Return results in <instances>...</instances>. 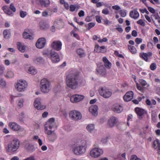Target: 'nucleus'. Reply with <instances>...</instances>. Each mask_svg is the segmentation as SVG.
Instances as JSON below:
<instances>
[{
  "instance_id": "nucleus-1",
  "label": "nucleus",
  "mask_w": 160,
  "mask_h": 160,
  "mask_svg": "<svg viewBox=\"0 0 160 160\" xmlns=\"http://www.w3.org/2000/svg\"><path fill=\"white\" fill-rule=\"evenodd\" d=\"M79 76L77 73H71L66 76V84L67 86L72 90L76 89L78 87Z\"/></svg>"
},
{
  "instance_id": "nucleus-2",
  "label": "nucleus",
  "mask_w": 160,
  "mask_h": 160,
  "mask_svg": "<svg viewBox=\"0 0 160 160\" xmlns=\"http://www.w3.org/2000/svg\"><path fill=\"white\" fill-rule=\"evenodd\" d=\"M20 146V141L17 138L13 139L8 145L7 151L9 152L16 151Z\"/></svg>"
},
{
  "instance_id": "nucleus-3",
  "label": "nucleus",
  "mask_w": 160,
  "mask_h": 160,
  "mask_svg": "<svg viewBox=\"0 0 160 160\" xmlns=\"http://www.w3.org/2000/svg\"><path fill=\"white\" fill-rule=\"evenodd\" d=\"M41 91L43 93H48L50 90V83L46 79L44 78L41 80L40 84Z\"/></svg>"
},
{
  "instance_id": "nucleus-4",
  "label": "nucleus",
  "mask_w": 160,
  "mask_h": 160,
  "mask_svg": "<svg viewBox=\"0 0 160 160\" xmlns=\"http://www.w3.org/2000/svg\"><path fill=\"white\" fill-rule=\"evenodd\" d=\"M27 87V83L25 80H20L18 81L15 85L16 88L19 92H23Z\"/></svg>"
},
{
  "instance_id": "nucleus-5",
  "label": "nucleus",
  "mask_w": 160,
  "mask_h": 160,
  "mask_svg": "<svg viewBox=\"0 0 160 160\" xmlns=\"http://www.w3.org/2000/svg\"><path fill=\"white\" fill-rule=\"evenodd\" d=\"M99 92L100 95L105 98H108L112 94V92L105 87H101L99 89Z\"/></svg>"
},
{
  "instance_id": "nucleus-6",
  "label": "nucleus",
  "mask_w": 160,
  "mask_h": 160,
  "mask_svg": "<svg viewBox=\"0 0 160 160\" xmlns=\"http://www.w3.org/2000/svg\"><path fill=\"white\" fill-rule=\"evenodd\" d=\"M69 115L72 120L75 121L80 120L82 117L81 113L75 110L70 111L69 112Z\"/></svg>"
},
{
  "instance_id": "nucleus-7",
  "label": "nucleus",
  "mask_w": 160,
  "mask_h": 160,
  "mask_svg": "<svg viewBox=\"0 0 160 160\" xmlns=\"http://www.w3.org/2000/svg\"><path fill=\"white\" fill-rule=\"evenodd\" d=\"M72 151L75 154L80 155L84 153L86 150L76 143L75 144V146L73 147Z\"/></svg>"
},
{
  "instance_id": "nucleus-8",
  "label": "nucleus",
  "mask_w": 160,
  "mask_h": 160,
  "mask_svg": "<svg viewBox=\"0 0 160 160\" xmlns=\"http://www.w3.org/2000/svg\"><path fill=\"white\" fill-rule=\"evenodd\" d=\"M103 153V150L99 148H94L92 149L90 152L91 156L94 158H97L102 154Z\"/></svg>"
},
{
  "instance_id": "nucleus-9",
  "label": "nucleus",
  "mask_w": 160,
  "mask_h": 160,
  "mask_svg": "<svg viewBox=\"0 0 160 160\" xmlns=\"http://www.w3.org/2000/svg\"><path fill=\"white\" fill-rule=\"evenodd\" d=\"M54 120L55 119L53 118H51L46 122L45 127L46 131L48 130V128L50 129L53 128H56V126Z\"/></svg>"
},
{
  "instance_id": "nucleus-10",
  "label": "nucleus",
  "mask_w": 160,
  "mask_h": 160,
  "mask_svg": "<svg viewBox=\"0 0 160 160\" xmlns=\"http://www.w3.org/2000/svg\"><path fill=\"white\" fill-rule=\"evenodd\" d=\"M40 101V98H36L34 102V106L37 109L42 110L46 108V106L42 105Z\"/></svg>"
},
{
  "instance_id": "nucleus-11",
  "label": "nucleus",
  "mask_w": 160,
  "mask_h": 160,
  "mask_svg": "<svg viewBox=\"0 0 160 160\" xmlns=\"http://www.w3.org/2000/svg\"><path fill=\"white\" fill-rule=\"evenodd\" d=\"M45 133L48 135V138L51 141L54 142L57 138V135L54 132V130H46L45 131Z\"/></svg>"
},
{
  "instance_id": "nucleus-12",
  "label": "nucleus",
  "mask_w": 160,
  "mask_h": 160,
  "mask_svg": "<svg viewBox=\"0 0 160 160\" xmlns=\"http://www.w3.org/2000/svg\"><path fill=\"white\" fill-rule=\"evenodd\" d=\"M46 43V39L44 38H40L37 40L36 46L38 48H42L44 47Z\"/></svg>"
},
{
  "instance_id": "nucleus-13",
  "label": "nucleus",
  "mask_w": 160,
  "mask_h": 160,
  "mask_svg": "<svg viewBox=\"0 0 160 160\" xmlns=\"http://www.w3.org/2000/svg\"><path fill=\"white\" fill-rule=\"evenodd\" d=\"M84 98V96L76 94L71 97L70 101L73 103L77 102L82 100Z\"/></svg>"
},
{
  "instance_id": "nucleus-14",
  "label": "nucleus",
  "mask_w": 160,
  "mask_h": 160,
  "mask_svg": "<svg viewBox=\"0 0 160 160\" xmlns=\"http://www.w3.org/2000/svg\"><path fill=\"white\" fill-rule=\"evenodd\" d=\"M50 57L53 62L56 63L60 61V58L58 54L55 52L51 51L50 53Z\"/></svg>"
},
{
  "instance_id": "nucleus-15",
  "label": "nucleus",
  "mask_w": 160,
  "mask_h": 160,
  "mask_svg": "<svg viewBox=\"0 0 160 160\" xmlns=\"http://www.w3.org/2000/svg\"><path fill=\"white\" fill-rule=\"evenodd\" d=\"M50 57L53 62L56 63L60 61V58L58 54L55 52L51 51L50 53Z\"/></svg>"
},
{
  "instance_id": "nucleus-16",
  "label": "nucleus",
  "mask_w": 160,
  "mask_h": 160,
  "mask_svg": "<svg viewBox=\"0 0 160 160\" xmlns=\"http://www.w3.org/2000/svg\"><path fill=\"white\" fill-rule=\"evenodd\" d=\"M111 109L114 112L118 113H120L123 110L122 107L117 103L113 104L112 107Z\"/></svg>"
},
{
  "instance_id": "nucleus-17",
  "label": "nucleus",
  "mask_w": 160,
  "mask_h": 160,
  "mask_svg": "<svg viewBox=\"0 0 160 160\" xmlns=\"http://www.w3.org/2000/svg\"><path fill=\"white\" fill-rule=\"evenodd\" d=\"M62 43L60 41H56L53 42L52 43V47L55 50L58 51L60 50L62 48Z\"/></svg>"
},
{
  "instance_id": "nucleus-18",
  "label": "nucleus",
  "mask_w": 160,
  "mask_h": 160,
  "mask_svg": "<svg viewBox=\"0 0 160 160\" xmlns=\"http://www.w3.org/2000/svg\"><path fill=\"white\" fill-rule=\"evenodd\" d=\"M133 93L131 91L127 92L124 96L123 98L124 100L126 102L130 101L133 98Z\"/></svg>"
},
{
  "instance_id": "nucleus-19",
  "label": "nucleus",
  "mask_w": 160,
  "mask_h": 160,
  "mask_svg": "<svg viewBox=\"0 0 160 160\" xmlns=\"http://www.w3.org/2000/svg\"><path fill=\"white\" fill-rule=\"evenodd\" d=\"M117 122L118 119L115 117H112L108 120V124L109 127L112 128Z\"/></svg>"
},
{
  "instance_id": "nucleus-20",
  "label": "nucleus",
  "mask_w": 160,
  "mask_h": 160,
  "mask_svg": "<svg viewBox=\"0 0 160 160\" xmlns=\"http://www.w3.org/2000/svg\"><path fill=\"white\" fill-rule=\"evenodd\" d=\"M135 111L140 118H142V116L146 113V112L144 109L140 108H135Z\"/></svg>"
},
{
  "instance_id": "nucleus-21",
  "label": "nucleus",
  "mask_w": 160,
  "mask_h": 160,
  "mask_svg": "<svg viewBox=\"0 0 160 160\" xmlns=\"http://www.w3.org/2000/svg\"><path fill=\"white\" fill-rule=\"evenodd\" d=\"M8 126L12 130L14 131H18L20 128V126L15 122H10Z\"/></svg>"
},
{
  "instance_id": "nucleus-22",
  "label": "nucleus",
  "mask_w": 160,
  "mask_h": 160,
  "mask_svg": "<svg viewBox=\"0 0 160 160\" xmlns=\"http://www.w3.org/2000/svg\"><path fill=\"white\" fill-rule=\"evenodd\" d=\"M98 106L96 105L91 106L89 108V112L94 116L97 115Z\"/></svg>"
},
{
  "instance_id": "nucleus-23",
  "label": "nucleus",
  "mask_w": 160,
  "mask_h": 160,
  "mask_svg": "<svg viewBox=\"0 0 160 160\" xmlns=\"http://www.w3.org/2000/svg\"><path fill=\"white\" fill-rule=\"evenodd\" d=\"M97 72L99 74H101L103 76L106 74V69L102 65H100L97 69Z\"/></svg>"
},
{
  "instance_id": "nucleus-24",
  "label": "nucleus",
  "mask_w": 160,
  "mask_h": 160,
  "mask_svg": "<svg viewBox=\"0 0 160 160\" xmlns=\"http://www.w3.org/2000/svg\"><path fill=\"white\" fill-rule=\"evenodd\" d=\"M139 14L137 11V9L136 10L131 11L130 13V16L131 17L136 19L139 17Z\"/></svg>"
},
{
  "instance_id": "nucleus-25",
  "label": "nucleus",
  "mask_w": 160,
  "mask_h": 160,
  "mask_svg": "<svg viewBox=\"0 0 160 160\" xmlns=\"http://www.w3.org/2000/svg\"><path fill=\"white\" fill-rule=\"evenodd\" d=\"M102 61L104 63V65L105 67L108 69H110L112 64L108 60L106 57H104L102 58Z\"/></svg>"
},
{
  "instance_id": "nucleus-26",
  "label": "nucleus",
  "mask_w": 160,
  "mask_h": 160,
  "mask_svg": "<svg viewBox=\"0 0 160 160\" xmlns=\"http://www.w3.org/2000/svg\"><path fill=\"white\" fill-rule=\"evenodd\" d=\"M25 148L26 150L28 152H33L35 150L34 146L31 144L27 143L25 144Z\"/></svg>"
},
{
  "instance_id": "nucleus-27",
  "label": "nucleus",
  "mask_w": 160,
  "mask_h": 160,
  "mask_svg": "<svg viewBox=\"0 0 160 160\" xmlns=\"http://www.w3.org/2000/svg\"><path fill=\"white\" fill-rule=\"evenodd\" d=\"M17 48L18 50L22 52H24L26 51V46H24L20 42H18L17 43Z\"/></svg>"
},
{
  "instance_id": "nucleus-28",
  "label": "nucleus",
  "mask_w": 160,
  "mask_h": 160,
  "mask_svg": "<svg viewBox=\"0 0 160 160\" xmlns=\"http://www.w3.org/2000/svg\"><path fill=\"white\" fill-rule=\"evenodd\" d=\"M2 8L5 13L8 15L12 16L13 13L8 6H4Z\"/></svg>"
},
{
  "instance_id": "nucleus-29",
  "label": "nucleus",
  "mask_w": 160,
  "mask_h": 160,
  "mask_svg": "<svg viewBox=\"0 0 160 160\" xmlns=\"http://www.w3.org/2000/svg\"><path fill=\"white\" fill-rule=\"evenodd\" d=\"M39 2L42 7H48L49 6L50 2L49 0H40Z\"/></svg>"
},
{
  "instance_id": "nucleus-30",
  "label": "nucleus",
  "mask_w": 160,
  "mask_h": 160,
  "mask_svg": "<svg viewBox=\"0 0 160 160\" xmlns=\"http://www.w3.org/2000/svg\"><path fill=\"white\" fill-rule=\"evenodd\" d=\"M44 59L41 57H36L33 59V62L36 63H41L44 62Z\"/></svg>"
},
{
  "instance_id": "nucleus-31",
  "label": "nucleus",
  "mask_w": 160,
  "mask_h": 160,
  "mask_svg": "<svg viewBox=\"0 0 160 160\" xmlns=\"http://www.w3.org/2000/svg\"><path fill=\"white\" fill-rule=\"evenodd\" d=\"M78 145L86 150L87 147L86 141L84 140H82L79 142H78Z\"/></svg>"
},
{
  "instance_id": "nucleus-32",
  "label": "nucleus",
  "mask_w": 160,
  "mask_h": 160,
  "mask_svg": "<svg viewBox=\"0 0 160 160\" xmlns=\"http://www.w3.org/2000/svg\"><path fill=\"white\" fill-rule=\"evenodd\" d=\"M117 128L121 131H123L126 128V125L123 123H118L117 125Z\"/></svg>"
},
{
  "instance_id": "nucleus-33",
  "label": "nucleus",
  "mask_w": 160,
  "mask_h": 160,
  "mask_svg": "<svg viewBox=\"0 0 160 160\" xmlns=\"http://www.w3.org/2000/svg\"><path fill=\"white\" fill-rule=\"evenodd\" d=\"M86 128L89 132H92L95 129L94 125V124H89L87 126Z\"/></svg>"
},
{
  "instance_id": "nucleus-34",
  "label": "nucleus",
  "mask_w": 160,
  "mask_h": 160,
  "mask_svg": "<svg viewBox=\"0 0 160 160\" xmlns=\"http://www.w3.org/2000/svg\"><path fill=\"white\" fill-rule=\"evenodd\" d=\"M5 77L7 78H12L14 76V74L13 72L10 70H8L6 74L4 75Z\"/></svg>"
},
{
  "instance_id": "nucleus-35",
  "label": "nucleus",
  "mask_w": 160,
  "mask_h": 160,
  "mask_svg": "<svg viewBox=\"0 0 160 160\" xmlns=\"http://www.w3.org/2000/svg\"><path fill=\"white\" fill-rule=\"evenodd\" d=\"M28 72L32 74H35L37 72V70L34 67H31L28 69Z\"/></svg>"
},
{
  "instance_id": "nucleus-36",
  "label": "nucleus",
  "mask_w": 160,
  "mask_h": 160,
  "mask_svg": "<svg viewBox=\"0 0 160 160\" xmlns=\"http://www.w3.org/2000/svg\"><path fill=\"white\" fill-rule=\"evenodd\" d=\"M23 37L25 39H29L30 40L32 39L33 37L32 36L29 34L27 32H24L23 34Z\"/></svg>"
},
{
  "instance_id": "nucleus-37",
  "label": "nucleus",
  "mask_w": 160,
  "mask_h": 160,
  "mask_svg": "<svg viewBox=\"0 0 160 160\" xmlns=\"http://www.w3.org/2000/svg\"><path fill=\"white\" fill-rule=\"evenodd\" d=\"M77 53L79 56L82 58L84 57L85 54L83 50L81 49H79L77 50Z\"/></svg>"
},
{
  "instance_id": "nucleus-38",
  "label": "nucleus",
  "mask_w": 160,
  "mask_h": 160,
  "mask_svg": "<svg viewBox=\"0 0 160 160\" xmlns=\"http://www.w3.org/2000/svg\"><path fill=\"white\" fill-rule=\"evenodd\" d=\"M47 24L46 22L43 21L40 22V27L41 29L44 30L47 28Z\"/></svg>"
},
{
  "instance_id": "nucleus-39",
  "label": "nucleus",
  "mask_w": 160,
  "mask_h": 160,
  "mask_svg": "<svg viewBox=\"0 0 160 160\" xmlns=\"http://www.w3.org/2000/svg\"><path fill=\"white\" fill-rule=\"evenodd\" d=\"M3 34L4 38H8L10 36V32L8 30H5L3 31Z\"/></svg>"
},
{
  "instance_id": "nucleus-40",
  "label": "nucleus",
  "mask_w": 160,
  "mask_h": 160,
  "mask_svg": "<svg viewBox=\"0 0 160 160\" xmlns=\"http://www.w3.org/2000/svg\"><path fill=\"white\" fill-rule=\"evenodd\" d=\"M49 51L48 49H46L44 50L42 53L46 57H49L50 56V53L51 51Z\"/></svg>"
},
{
  "instance_id": "nucleus-41",
  "label": "nucleus",
  "mask_w": 160,
  "mask_h": 160,
  "mask_svg": "<svg viewBox=\"0 0 160 160\" xmlns=\"http://www.w3.org/2000/svg\"><path fill=\"white\" fill-rule=\"evenodd\" d=\"M128 47L129 50L132 54H135L136 52V49L134 46L128 45Z\"/></svg>"
},
{
  "instance_id": "nucleus-42",
  "label": "nucleus",
  "mask_w": 160,
  "mask_h": 160,
  "mask_svg": "<svg viewBox=\"0 0 160 160\" xmlns=\"http://www.w3.org/2000/svg\"><path fill=\"white\" fill-rule=\"evenodd\" d=\"M153 147L155 149L157 148L159 146H160V143L158 140H157L153 142Z\"/></svg>"
},
{
  "instance_id": "nucleus-43",
  "label": "nucleus",
  "mask_w": 160,
  "mask_h": 160,
  "mask_svg": "<svg viewBox=\"0 0 160 160\" xmlns=\"http://www.w3.org/2000/svg\"><path fill=\"white\" fill-rule=\"evenodd\" d=\"M160 16H159L158 13H157V15L152 14L151 16V18L152 20L153 21L154 23V21L153 20V19H155L156 20L158 19H159Z\"/></svg>"
},
{
  "instance_id": "nucleus-44",
  "label": "nucleus",
  "mask_w": 160,
  "mask_h": 160,
  "mask_svg": "<svg viewBox=\"0 0 160 160\" xmlns=\"http://www.w3.org/2000/svg\"><path fill=\"white\" fill-rule=\"evenodd\" d=\"M94 51V52H104L103 51H101V50H100V47L98 45H96L95 46Z\"/></svg>"
},
{
  "instance_id": "nucleus-45",
  "label": "nucleus",
  "mask_w": 160,
  "mask_h": 160,
  "mask_svg": "<svg viewBox=\"0 0 160 160\" xmlns=\"http://www.w3.org/2000/svg\"><path fill=\"white\" fill-rule=\"evenodd\" d=\"M142 58L146 61L148 62V57L147 53L143 52L142 56Z\"/></svg>"
},
{
  "instance_id": "nucleus-46",
  "label": "nucleus",
  "mask_w": 160,
  "mask_h": 160,
  "mask_svg": "<svg viewBox=\"0 0 160 160\" xmlns=\"http://www.w3.org/2000/svg\"><path fill=\"white\" fill-rule=\"evenodd\" d=\"M120 14L122 17H124L126 15V13L124 10H122L120 11Z\"/></svg>"
},
{
  "instance_id": "nucleus-47",
  "label": "nucleus",
  "mask_w": 160,
  "mask_h": 160,
  "mask_svg": "<svg viewBox=\"0 0 160 160\" xmlns=\"http://www.w3.org/2000/svg\"><path fill=\"white\" fill-rule=\"evenodd\" d=\"M18 134L20 136H23L25 133V131L23 129H19L18 131Z\"/></svg>"
},
{
  "instance_id": "nucleus-48",
  "label": "nucleus",
  "mask_w": 160,
  "mask_h": 160,
  "mask_svg": "<svg viewBox=\"0 0 160 160\" xmlns=\"http://www.w3.org/2000/svg\"><path fill=\"white\" fill-rule=\"evenodd\" d=\"M0 84L3 87H5L6 85L5 81L2 78L0 79Z\"/></svg>"
},
{
  "instance_id": "nucleus-49",
  "label": "nucleus",
  "mask_w": 160,
  "mask_h": 160,
  "mask_svg": "<svg viewBox=\"0 0 160 160\" xmlns=\"http://www.w3.org/2000/svg\"><path fill=\"white\" fill-rule=\"evenodd\" d=\"M27 15V12H26L20 11V15L22 18H24Z\"/></svg>"
},
{
  "instance_id": "nucleus-50",
  "label": "nucleus",
  "mask_w": 160,
  "mask_h": 160,
  "mask_svg": "<svg viewBox=\"0 0 160 160\" xmlns=\"http://www.w3.org/2000/svg\"><path fill=\"white\" fill-rule=\"evenodd\" d=\"M137 23L142 26L144 27L145 26V23L142 19H140L137 21Z\"/></svg>"
},
{
  "instance_id": "nucleus-51",
  "label": "nucleus",
  "mask_w": 160,
  "mask_h": 160,
  "mask_svg": "<svg viewBox=\"0 0 160 160\" xmlns=\"http://www.w3.org/2000/svg\"><path fill=\"white\" fill-rule=\"evenodd\" d=\"M10 8L14 12L16 11V8L14 7L13 3H12L10 5Z\"/></svg>"
},
{
  "instance_id": "nucleus-52",
  "label": "nucleus",
  "mask_w": 160,
  "mask_h": 160,
  "mask_svg": "<svg viewBox=\"0 0 160 160\" xmlns=\"http://www.w3.org/2000/svg\"><path fill=\"white\" fill-rule=\"evenodd\" d=\"M142 39L141 38H137L135 39V42L137 44H138L142 42Z\"/></svg>"
},
{
  "instance_id": "nucleus-53",
  "label": "nucleus",
  "mask_w": 160,
  "mask_h": 160,
  "mask_svg": "<svg viewBox=\"0 0 160 160\" xmlns=\"http://www.w3.org/2000/svg\"><path fill=\"white\" fill-rule=\"evenodd\" d=\"M130 160H141L140 158H138L135 155H132L131 156Z\"/></svg>"
},
{
  "instance_id": "nucleus-54",
  "label": "nucleus",
  "mask_w": 160,
  "mask_h": 160,
  "mask_svg": "<svg viewBox=\"0 0 160 160\" xmlns=\"http://www.w3.org/2000/svg\"><path fill=\"white\" fill-rule=\"evenodd\" d=\"M23 102L24 101L22 99H20L19 100L18 103V106L20 108H21L23 106Z\"/></svg>"
},
{
  "instance_id": "nucleus-55",
  "label": "nucleus",
  "mask_w": 160,
  "mask_h": 160,
  "mask_svg": "<svg viewBox=\"0 0 160 160\" xmlns=\"http://www.w3.org/2000/svg\"><path fill=\"white\" fill-rule=\"evenodd\" d=\"M5 68L2 66H0V75H2L4 73Z\"/></svg>"
},
{
  "instance_id": "nucleus-56",
  "label": "nucleus",
  "mask_w": 160,
  "mask_h": 160,
  "mask_svg": "<svg viewBox=\"0 0 160 160\" xmlns=\"http://www.w3.org/2000/svg\"><path fill=\"white\" fill-rule=\"evenodd\" d=\"M150 68L152 70H154L156 68V63H152L150 65Z\"/></svg>"
},
{
  "instance_id": "nucleus-57",
  "label": "nucleus",
  "mask_w": 160,
  "mask_h": 160,
  "mask_svg": "<svg viewBox=\"0 0 160 160\" xmlns=\"http://www.w3.org/2000/svg\"><path fill=\"white\" fill-rule=\"evenodd\" d=\"M88 30H90L91 28L95 26V23L93 22H90L88 24Z\"/></svg>"
},
{
  "instance_id": "nucleus-58",
  "label": "nucleus",
  "mask_w": 160,
  "mask_h": 160,
  "mask_svg": "<svg viewBox=\"0 0 160 160\" xmlns=\"http://www.w3.org/2000/svg\"><path fill=\"white\" fill-rule=\"evenodd\" d=\"M109 11L108 8L103 9L102 11V13L105 15L108 14L109 13Z\"/></svg>"
},
{
  "instance_id": "nucleus-59",
  "label": "nucleus",
  "mask_w": 160,
  "mask_h": 160,
  "mask_svg": "<svg viewBox=\"0 0 160 160\" xmlns=\"http://www.w3.org/2000/svg\"><path fill=\"white\" fill-rule=\"evenodd\" d=\"M148 8L149 11L152 13H154L155 12V9L153 8L148 7Z\"/></svg>"
},
{
  "instance_id": "nucleus-60",
  "label": "nucleus",
  "mask_w": 160,
  "mask_h": 160,
  "mask_svg": "<svg viewBox=\"0 0 160 160\" xmlns=\"http://www.w3.org/2000/svg\"><path fill=\"white\" fill-rule=\"evenodd\" d=\"M139 82L143 86H145L147 84L146 81L142 79L140 80Z\"/></svg>"
},
{
  "instance_id": "nucleus-61",
  "label": "nucleus",
  "mask_w": 160,
  "mask_h": 160,
  "mask_svg": "<svg viewBox=\"0 0 160 160\" xmlns=\"http://www.w3.org/2000/svg\"><path fill=\"white\" fill-rule=\"evenodd\" d=\"M108 137L104 138L102 139L101 140V142L103 143H105L108 142Z\"/></svg>"
},
{
  "instance_id": "nucleus-62",
  "label": "nucleus",
  "mask_w": 160,
  "mask_h": 160,
  "mask_svg": "<svg viewBox=\"0 0 160 160\" xmlns=\"http://www.w3.org/2000/svg\"><path fill=\"white\" fill-rule=\"evenodd\" d=\"M75 5H71L70 6V10L71 12H73L75 11Z\"/></svg>"
},
{
  "instance_id": "nucleus-63",
  "label": "nucleus",
  "mask_w": 160,
  "mask_h": 160,
  "mask_svg": "<svg viewBox=\"0 0 160 160\" xmlns=\"http://www.w3.org/2000/svg\"><path fill=\"white\" fill-rule=\"evenodd\" d=\"M78 15L80 17H83L84 15V12L83 10L80 11L78 13Z\"/></svg>"
},
{
  "instance_id": "nucleus-64",
  "label": "nucleus",
  "mask_w": 160,
  "mask_h": 160,
  "mask_svg": "<svg viewBox=\"0 0 160 160\" xmlns=\"http://www.w3.org/2000/svg\"><path fill=\"white\" fill-rule=\"evenodd\" d=\"M23 160H35L34 156H31Z\"/></svg>"
}]
</instances>
